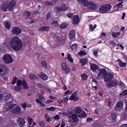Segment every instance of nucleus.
<instances>
[{
	"instance_id": "f257e3e1",
	"label": "nucleus",
	"mask_w": 127,
	"mask_h": 127,
	"mask_svg": "<svg viewBox=\"0 0 127 127\" xmlns=\"http://www.w3.org/2000/svg\"><path fill=\"white\" fill-rule=\"evenodd\" d=\"M10 46L14 51H19L22 49V41L17 36L13 37L10 41Z\"/></svg>"
},
{
	"instance_id": "f03ea898",
	"label": "nucleus",
	"mask_w": 127,
	"mask_h": 127,
	"mask_svg": "<svg viewBox=\"0 0 127 127\" xmlns=\"http://www.w3.org/2000/svg\"><path fill=\"white\" fill-rule=\"evenodd\" d=\"M78 2H80L84 5V6H88L90 9H97L98 6L94 2H89L86 0H77Z\"/></svg>"
},
{
	"instance_id": "7ed1b4c3",
	"label": "nucleus",
	"mask_w": 127,
	"mask_h": 127,
	"mask_svg": "<svg viewBox=\"0 0 127 127\" xmlns=\"http://www.w3.org/2000/svg\"><path fill=\"white\" fill-rule=\"evenodd\" d=\"M111 8H112L111 4L103 5L99 8V10L100 13H108L109 11H110Z\"/></svg>"
},
{
	"instance_id": "20e7f679",
	"label": "nucleus",
	"mask_w": 127,
	"mask_h": 127,
	"mask_svg": "<svg viewBox=\"0 0 127 127\" xmlns=\"http://www.w3.org/2000/svg\"><path fill=\"white\" fill-rule=\"evenodd\" d=\"M2 61L5 64H11L13 62V59L10 55L6 54L3 56Z\"/></svg>"
},
{
	"instance_id": "39448f33",
	"label": "nucleus",
	"mask_w": 127,
	"mask_h": 127,
	"mask_svg": "<svg viewBox=\"0 0 127 127\" xmlns=\"http://www.w3.org/2000/svg\"><path fill=\"white\" fill-rule=\"evenodd\" d=\"M10 108H11V113L14 115H19L21 113V107L17 105L15 107H13V105H11Z\"/></svg>"
},
{
	"instance_id": "423d86ee",
	"label": "nucleus",
	"mask_w": 127,
	"mask_h": 127,
	"mask_svg": "<svg viewBox=\"0 0 127 127\" xmlns=\"http://www.w3.org/2000/svg\"><path fill=\"white\" fill-rule=\"evenodd\" d=\"M63 71L65 73V74H69L71 72V69L70 67L65 63H63L61 64Z\"/></svg>"
},
{
	"instance_id": "0eeeda50",
	"label": "nucleus",
	"mask_w": 127,
	"mask_h": 127,
	"mask_svg": "<svg viewBox=\"0 0 127 127\" xmlns=\"http://www.w3.org/2000/svg\"><path fill=\"white\" fill-rule=\"evenodd\" d=\"M115 77V75H114L113 73L111 72H106V74L105 76H104V80L105 82H110V81H112L114 77Z\"/></svg>"
},
{
	"instance_id": "6e6552de",
	"label": "nucleus",
	"mask_w": 127,
	"mask_h": 127,
	"mask_svg": "<svg viewBox=\"0 0 127 127\" xmlns=\"http://www.w3.org/2000/svg\"><path fill=\"white\" fill-rule=\"evenodd\" d=\"M124 109V102L122 101H118L114 108L116 112H121Z\"/></svg>"
},
{
	"instance_id": "1a4fd4ad",
	"label": "nucleus",
	"mask_w": 127,
	"mask_h": 127,
	"mask_svg": "<svg viewBox=\"0 0 127 127\" xmlns=\"http://www.w3.org/2000/svg\"><path fill=\"white\" fill-rule=\"evenodd\" d=\"M8 71V68L6 65H0V74L5 76Z\"/></svg>"
},
{
	"instance_id": "9d476101",
	"label": "nucleus",
	"mask_w": 127,
	"mask_h": 127,
	"mask_svg": "<svg viewBox=\"0 0 127 127\" xmlns=\"http://www.w3.org/2000/svg\"><path fill=\"white\" fill-rule=\"evenodd\" d=\"M12 34L14 35H19V34H21V32H22V30L18 26H14L13 27V29L11 31Z\"/></svg>"
},
{
	"instance_id": "9b49d317",
	"label": "nucleus",
	"mask_w": 127,
	"mask_h": 127,
	"mask_svg": "<svg viewBox=\"0 0 127 127\" xmlns=\"http://www.w3.org/2000/svg\"><path fill=\"white\" fill-rule=\"evenodd\" d=\"M98 71L99 72L97 75L98 78H101V77H103V78H105V76L107 72L106 68H100L98 69Z\"/></svg>"
},
{
	"instance_id": "f8f14e48",
	"label": "nucleus",
	"mask_w": 127,
	"mask_h": 127,
	"mask_svg": "<svg viewBox=\"0 0 127 127\" xmlns=\"http://www.w3.org/2000/svg\"><path fill=\"white\" fill-rule=\"evenodd\" d=\"M72 24L74 25H77V24H79L80 22L81 21V19L80 18V16L79 15H74L72 17Z\"/></svg>"
},
{
	"instance_id": "ddd939ff",
	"label": "nucleus",
	"mask_w": 127,
	"mask_h": 127,
	"mask_svg": "<svg viewBox=\"0 0 127 127\" xmlns=\"http://www.w3.org/2000/svg\"><path fill=\"white\" fill-rule=\"evenodd\" d=\"M90 70H91V71H92V72H94V73H97V71L99 69V66H98L97 64L90 63Z\"/></svg>"
},
{
	"instance_id": "4468645a",
	"label": "nucleus",
	"mask_w": 127,
	"mask_h": 127,
	"mask_svg": "<svg viewBox=\"0 0 127 127\" xmlns=\"http://www.w3.org/2000/svg\"><path fill=\"white\" fill-rule=\"evenodd\" d=\"M109 82H108V83H106V86L108 88L116 87L119 85V83L116 81L111 80L109 81Z\"/></svg>"
},
{
	"instance_id": "2eb2a0df",
	"label": "nucleus",
	"mask_w": 127,
	"mask_h": 127,
	"mask_svg": "<svg viewBox=\"0 0 127 127\" xmlns=\"http://www.w3.org/2000/svg\"><path fill=\"white\" fill-rule=\"evenodd\" d=\"M16 5V1L14 0H12L10 1L8 5V9L9 11H12L13 7Z\"/></svg>"
},
{
	"instance_id": "dca6fc26",
	"label": "nucleus",
	"mask_w": 127,
	"mask_h": 127,
	"mask_svg": "<svg viewBox=\"0 0 127 127\" xmlns=\"http://www.w3.org/2000/svg\"><path fill=\"white\" fill-rule=\"evenodd\" d=\"M10 94H8L6 96H4V100L5 102L8 104H12V98Z\"/></svg>"
},
{
	"instance_id": "f3484780",
	"label": "nucleus",
	"mask_w": 127,
	"mask_h": 127,
	"mask_svg": "<svg viewBox=\"0 0 127 127\" xmlns=\"http://www.w3.org/2000/svg\"><path fill=\"white\" fill-rule=\"evenodd\" d=\"M69 100V101H74V102L79 101V97L77 96V91H75L74 93L70 96Z\"/></svg>"
},
{
	"instance_id": "a211bd4d",
	"label": "nucleus",
	"mask_w": 127,
	"mask_h": 127,
	"mask_svg": "<svg viewBox=\"0 0 127 127\" xmlns=\"http://www.w3.org/2000/svg\"><path fill=\"white\" fill-rule=\"evenodd\" d=\"M109 44L111 45V46H113V47H116V46H120L121 47L122 50H124L125 49V47L122 45V44H119L117 45L116 43H115V41H111L109 42Z\"/></svg>"
},
{
	"instance_id": "6ab92c4d",
	"label": "nucleus",
	"mask_w": 127,
	"mask_h": 127,
	"mask_svg": "<svg viewBox=\"0 0 127 127\" xmlns=\"http://www.w3.org/2000/svg\"><path fill=\"white\" fill-rule=\"evenodd\" d=\"M50 29V26H42L41 28H39L38 31H41L42 32H43V31H45L46 32H48Z\"/></svg>"
},
{
	"instance_id": "aec40b11",
	"label": "nucleus",
	"mask_w": 127,
	"mask_h": 127,
	"mask_svg": "<svg viewBox=\"0 0 127 127\" xmlns=\"http://www.w3.org/2000/svg\"><path fill=\"white\" fill-rule=\"evenodd\" d=\"M68 36L70 40H73V39L75 38V36H76V31H75L74 30H71L69 32Z\"/></svg>"
},
{
	"instance_id": "412c9836",
	"label": "nucleus",
	"mask_w": 127,
	"mask_h": 127,
	"mask_svg": "<svg viewBox=\"0 0 127 127\" xmlns=\"http://www.w3.org/2000/svg\"><path fill=\"white\" fill-rule=\"evenodd\" d=\"M17 123L19 126H24L26 124L25 119L22 118H19L17 120Z\"/></svg>"
},
{
	"instance_id": "4be33fe9",
	"label": "nucleus",
	"mask_w": 127,
	"mask_h": 127,
	"mask_svg": "<svg viewBox=\"0 0 127 127\" xmlns=\"http://www.w3.org/2000/svg\"><path fill=\"white\" fill-rule=\"evenodd\" d=\"M39 88L41 89H43L46 92H48L49 93H51V90L49 88L46 87L45 85H42V84H38Z\"/></svg>"
},
{
	"instance_id": "5701e85b",
	"label": "nucleus",
	"mask_w": 127,
	"mask_h": 127,
	"mask_svg": "<svg viewBox=\"0 0 127 127\" xmlns=\"http://www.w3.org/2000/svg\"><path fill=\"white\" fill-rule=\"evenodd\" d=\"M79 63L81 64V66H85V65L88 63V59L86 58H82L80 60Z\"/></svg>"
},
{
	"instance_id": "b1692460",
	"label": "nucleus",
	"mask_w": 127,
	"mask_h": 127,
	"mask_svg": "<svg viewBox=\"0 0 127 127\" xmlns=\"http://www.w3.org/2000/svg\"><path fill=\"white\" fill-rule=\"evenodd\" d=\"M0 8L2 11L5 12V11H7V3H3V4L1 5Z\"/></svg>"
},
{
	"instance_id": "393cba45",
	"label": "nucleus",
	"mask_w": 127,
	"mask_h": 127,
	"mask_svg": "<svg viewBox=\"0 0 127 127\" xmlns=\"http://www.w3.org/2000/svg\"><path fill=\"white\" fill-rule=\"evenodd\" d=\"M118 62H119V66L125 68V67L127 66V63H124L123 61H122L120 59L118 60Z\"/></svg>"
},
{
	"instance_id": "a878e982",
	"label": "nucleus",
	"mask_w": 127,
	"mask_h": 127,
	"mask_svg": "<svg viewBox=\"0 0 127 127\" xmlns=\"http://www.w3.org/2000/svg\"><path fill=\"white\" fill-rule=\"evenodd\" d=\"M40 78L44 80V81H46V80L48 79V76L46 75L44 72H42L40 75H39Z\"/></svg>"
},
{
	"instance_id": "bb28decb",
	"label": "nucleus",
	"mask_w": 127,
	"mask_h": 127,
	"mask_svg": "<svg viewBox=\"0 0 127 127\" xmlns=\"http://www.w3.org/2000/svg\"><path fill=\"white\" fill-rule=\"evenodd\" d=\"M29 78L30 80H37L38 79L37 76L34 73H31L29 75Z\"/></svg>"
},
{
	"instance_id": "cd10ccee",
	"label": "nucleus",
	"mask_w": 127,
	"mask_h": 127,
	"mask_svg": "<svg viewBox=\"0 0 127 127\" xmlns=\"http://www.w3.org/2000/svg\"><path fill=\"white\" fill-rule=\"evenodd\" d=\"M78 118H79V119H83L84 118H86V117H87V114H86V112L85 111L82 112L81 114H80L78 115Z\"/></svg>"
},
{
	"instance_id": "c85d7f7f",
	"label": "nucleus",
	"mask_w": 127,
	"mask_h": 127,
	"mask_svg": "<svg viewBox=\"0 0 127 127\" xmlns=\"http://www.w3.org/2000/svg\"><path fill=\"white\" fill-rule=\"evenodd\" d=\"M22 85L24 89H25L26 90L28 89V85H27V82H26V81L23 80Z\"/></svg>"
},
{
	"instance_id": "c756f323",
	"label": "nucleus",
	"mask_w": 127,
	"mask_h": 127,
	"mask_svg": "<svg viewBox=\"0 0 127 127\" xmlns=\"http://www.w3.org/2000/svg\"><path fill=\"white\" fill-rule=\"evenodd\" d=\"M45 119L47 120L46 121L48 123H50L52 121V118L49 117V115L48 114L45 115Z\"/></svg>"
},
{
	"instance_id": "7c9ffc66",
	"label": "nucleus",
	"mask_w": 127,
	"mask_h": 127,
	"mask_svg": "<svg viewBox=\"0 0 127 127\" xmlns=\"http://www.w3.org/2000/svg\"><path fill=\"white\" fill-rule=\"evenodd\" d=\"M71 118L74 123H77L78 122V116L75 114H73L71 116Z\"/></svg>"
},
{
	"instance_id": "2f4dec72",
	"label": "nucleus",
	"mask_w": 127,
	"mask_h": 127,
	"mask_svg": "<svg viewBox=\"0 0 127 127\" xmlns=\"http://www.w3.org/2000/svg\"><path fill=\"white\" fill-rule=\"evenodd\" d=\"M4 25L6 29H10L11 24L8 22H4Z\"/></svg>"
},
{
	"instance_id": "473e14b6",
	"label": "nucleus",
	"mask_w": 127,
	"mask_h": 127,
	"mask_svg": "<svg viewBox=\"0 0 127 127\" xmlns=\"http://www.w3.org/2000/svg\"><path fill=\"white\" fill-rule=\"evenodd\" d=\"M120 35H121V32H112V36L114 37V38H117V37H118L119 36H120Z\"/></svg>"
},
{
	"instance_id": "72a5a7b5",
	"label": "nucleus",
	"mask_w": 127,
	"mask_h": 127,
	"mask_svg": "<svg viewBox=\"0 0 127 127\" xmlns=\"http://www.w3.org/2000/svg\"><path fill=\"white\" fill-rule=\"evenodd\" d=\"M78 55L79 56H85V55H87V52L85 51H80L78 53Z\"/></svg>"
},
{
	"instance_id": "f704fd0d",
	"label": "nucleus",
	"mask_w": 127,
	"mask_h": 127,
	"mask_svg": "<svg viewBox=\"0 0 127 127\" xmlns=\"http://www.w3.org/2000/svg\"><path fill=\"white\" fill-rule=\"evenodd\" d=\"M81 79H82L83 81H86V80H87L88 79V75H87V74L84 73H82L81 75Z\"/></svg>"
},
{
	"instance_id": "c9c22d12",
	"label": "nucleus",
	"mask_w": 127,
	"mask_h": 127,
	"mask_svg": "<svg viewBox=\"0 0 127 127\" xmlns=\"http://www.w3.org/2000/svg\"><path fill=\"white\" fill-rule=\"evenodd\" d=\"M67 60L68 61H69V62H73L74 61V60H73V58H72V57L71 56V55L70 54H67Z\"/></svg>"
},
{
	"instance_id": "e433bc0d",
	"label": "nucleus",
	"mask_w": 127,
	"mask_h": 127,
	"mask_svg": "<svg viewBox=\"0 0 127 127\" xmlns=\"http://www.w3.org/2000/svg\"><path fill=\"white\" fill-rule=\"evenodd\" d=\"M52 25H55L56 27H58L59 26V23H58V21L57 20H54L52 22Z\"/></svg>"
},
{
	"instance_id": "4c0bfd02",
	"label": "nucleus",
	"mask_w": 127,
	"mask_h": 127,
	"mask_svg": "<svg viewBox=\"0 0 127 127\" xmlns=\"http://www.w3.org/2000/svg\"><path fill=\"white\" fill-rule=\"evenodd\" d=\"M124 1H122L121 2L119 3V4H117L116 5H115V8H121V7H123V3Z\"/></svg>"
},
{
	"instance_id": "58836bf2",
	"label": "nucleus",
	"mask_w": 127,
	"mask_h": 127,
	"mask_svg": "<svg viewBox=\"0 0 127 127\" xmlns=\"http://www.w3.org/2000/svg\"><path fill=\"white\" fill-rule=\"evenodd\" d=\"M47 111H52V112H55V111H56V108L55 107L52 106L51 107L49 108H47L46 109Z\"/></svg>"
},
{
	"instance_id": "ea45409f",
	"label": "nucleus",
	"mask_w": 127,
	"mask_h": 127,
	"mask_svg": "<svg viewBox=\"0 0 127 127\" xmlns=\"http://www.w3.org/2000/svg\"><path fill=\"white\" fill-rule=\"evenodd\" d=\"M24 15H25V16H27V17H29L30 15H31V12L28 11H25L24 12Z\"/></svg>"
},
{
	"instance_id": "a19ab883",
	"label": "nucleus",
	"mask_w": 127,
	"mask_h": 127,
	"mask_svg": "<svg viewBox=\"0 0 127 127\" xmlns=\"http://www.w3.org/2000/svg\"><path fill=\"white\" fill-rule=\"evenodd\" d=\"M75 112L76 114H80L82 112V108L80 107H77L75 108Z\"/></svg>"
},
{
	"instance_id": "79ce46f5",
	"label": "nucleus",
	"mask_w": 127,
	"mask_h": 127,
	"mask_svg": "<svg viewBox=\"0 0 127 127\" xmlns=\"http://www.w3.org/2000/svg\"><path fill=\"white\" fill-rule=\"evenodd\" d=\"M120 97H123V96H127V90H124L120 94Z\"/></svg>"
},
{
	"instance_id": "37998d69",
	"label": "nucleus",
	"mask_w": 127,
	"mask_h": 127,
	"mask_svg": "<svg viewBox=\"0 0 127 127\" xmlns=\"http://www.w3.org/2000/svg\"><path fill=\"white\" fill-rule=\"evenodd\" d=\"M17 79H18V78L16 77V76H14V77L13 78L12 80L11 84H12V85H14V84H16V82H17Z\"/></svg>"
},
{
	"instance_id": "c03bdc74",
	"label": "nucleus",
	"mask_w": 127,
	"mask_h": 127,
	"mask_svg": "<svg viewBox=\"0 0 127 127\" xmlns=\"http://www.w3.org/2000/svg\"><path fill=\"white\" fill-rule=\"evenodd\" d=\"M117 117H118L117 113H113L111 114L112 120H116V119H117Z\"/></svg>"
},
{
	"instance_id": "a18cd8bd",
	"label": "nucleus",
	"mask_w": 127,
	"mask_h": 127,
	"mask_svg": "<svg viewBox=\"0 0 127 127\" xmlns=\"http://www.w3.org/2000/svg\"><path fill=\"white\" fill-rule=\"evenodd\" d=\"M67 26H68L67 24L64 23V24H62L61 25H60V27L62 29H64V28H66Z\"/></svg>"
},
{
	"instance_id": "49530a36",
	"label": "nucleus",
	"mask_w": 127,
	"mask_h": 127,
	"mask_svg": "<svg viewBox=\"0 0 127 127\" xmlns=\"http://www.w3.org/2000/svg\"><path fill=\"white\" fill-rule=\"evenodd\" d=\"M71 50H76L78 48V45L77 44H73L71 47Z\"/></svg>"
},
{
	"instance_id": "de8ad7c7",
	"label": "nucleus",
	"mask_w": 127,
	"mask_h": 127,
	"mask_svg": "<svg viewBox=\"0 0 127 127\" xmlns=\"http://www.w3.org/2000/svg\"><path fill=\"white\" fill-rule=\"evenodd\" d=\"M28 121L29 122V126H31L33 123V119L29 117H28Z\"/></svg>"
},
{
	"instance_id": "09e8293b",
	"label": "nucleus",
	"mask_w": 127,
	"mask_h": 127,
	"mask_svg": "<svg viewBox=\"0 0 127 127\" xmlns=\"http://www.w3.org/2000/svg\"><path fill=\"white\" fill-rule=\"evenodd\" d=\"M42 67H44V68H45L46 67H47V64L44 60H42L41 61Z\"/></svg>"
},
{
	"instance_id": "8fccbe9b",
	"label": "nucleus",
	"mask_w": 127,
	"mask_h": 127,
	"mask_svg": "<svg viewBox=\"0 0 127 127\" xmlns=\"http://www.w3.org/2000/svg\"><path fill=\"white\" fill-rule=\"evenodd\" d=\"M38 124L41 127H45L44 126L45 124L44 123V121H39Z\"/></svg>"
},
{
	"instance_id": "3c124183",
	"label": "nucleus",
	"mask_w": 127,
	"mask_h": 127,
	"mask_svg": "<svg viewBox=\"0 0 127 127\" xmlns=\"http://www.w3.org/2000/svg\"><path fill=\"white\" fill-rule=\"evenodd\" d=\"M51 18V13L50 12H48L47 14L46 19L47 20H49Z\"/></svg>"
},
{
	"instance_id": "603ef678",
	"label": "nucleus",
	"mask_w": 127,
	"mask_h": 127,
	"mask_svg": "<svg viewBox=\"0 0 127 127\" xmlns=\"http://www.w3.org/2000/svg\"><path fill=\"white\" fill-rule=\"evenodd\" d=\"M62 9L63 11H65V10H67L68 9V6H66V5H63L62 6Z\"/></svg>"
},
{
	"instance_id": "864d4df0",
	"label": "nucleus",
	"mask_w": 127,
	"mask_h": 127,
	"mask_svg": "<svg viewBox=\"0 0 127 127\" xmlns=\"http://www.w3.org/2000/svg\"><path fill=\"white\" fill-rule=\"evenodd\" d=\"M56 10L57 11V12H60V11H62V7H59V6H57L56 7Z\"/></svg>"
},
{
	"instance_id": "5fc2aeb1",
	"label": "nucleus",
	"mask_w": 127,
	"mask_h": 127,
	"mask_svg": "<svg viewBox=\"0 0 127 127\" xmlns=\"http://www.w3.org/2000/svg\"><path fill=\"white\" fill-rule=\"evenodd\" d=\"M39 98L42 102H45V99L44 98V96L42 95H40L39 96Z\"/></svg>"
},
{
	"instance_id": "6e6d98bb",
	"label": "nucleus",
	"mask_w": 127,
	"mask_h": 127,
	"mask_svg": "<svg viewBox=\"0 0 127 127\" xmlns=\"http://www.w3.org/2000/svg\"><path fill=\"white\" fill-rule=\"evenodd\" d=\"M14 90L15 91H16V92H19V91L21 90V87H20V86H15Z\"/></svg>"
},
{
	"instance_id": "4d7b16f0",
	"label": "nucleus",
	"mask_w": 127,
	"mask_h": 127,
	"mask_svg": "<svg viewBox=\"0 0 127 127\" xmlns=\"http://www.w3.org/2000/svg\"><path fill=\"white\" fill-rule=\"evenodd\" d=\"M21 85H22V81H21V80L18 79L17 82V86L20 87V86H21Z\"/></svg>"
},
{
	"instance_id": "13d9d810",
	"label": "nucleus",
	"mask_w": 127,
	"mask_h": 127,
	"mask_svg": "<svg viewBox=\"0 0 127 127\" xmlns=\"http://www.w3.org/2000/svg\"><path fill=\"white\" fill-rule=\"evenodd\" d=\"M60 118V116H59V115H57L55 117H53L52 119H53V120H57V121H59Z\"/></svg>"
},
{
	"instance_id": "bf43d9fd",
	"label": "nucleus",
	"mask_w": 127,
	"mask_h": 127,
	"mask_svg": "<svg viewBox=\"0 0 127 127\" xmlns=\"http://www.w3.org/2000/svg\"><path fill=\"white\" fill-rule=\"evenodd\" d=\"M73 113H74V110L72 109H69L67 111L68 115H73Z\"/></svg>"
},
{
	"instance_id": "052dcab7",
	"label": "nucleus",
	"mask_w": 127,
	"mask_h": 127,
	"mask_svg": "<svg viewBox=\"0 0 127 127\" xmlns=\"http://www.w3.org/2000/svg\"><path fill=\"white\" fill-rule=\"evenodd\" d=\"M45 4H46V5H53V3L51 1H47L45 2Z\"/></svg>"
},
{
	"instance_id": "680f3d73",
	"label": "nucleus",
	"mask_w": 127,
	"mask_h": 127,
	"mask_svg": "<svg viewBox=\"0 0 127 127\" xmlns=\"http://www.w3.org/2000/svg\"><path fill=\"white\" fill-rule=\"evenodd\" d=\"M73 15H74V13H69L67 14V17H68V18H72Z\"/></svg>"
},
{
	"instance_id": "e2e57ef3",
	"label": "nucleus",
	"mask_w": 127,
	"mask_h": 127,
	"mask_svg": "<svg viewBox=\"0 0 127 127\" xmlns=\"http://www.w3.org/2000/svg\"><path fill=\"white\" fill-rule=\"evenodd\" d=\"M68 100H69V98L68 97H64L63 99L64 103L67 104V103H68Z\"/></svg>"
},
{
	"instance_id": "0e129e2a",
	"label": "nucleus",
	"mask_w": 127,
	"mask_h": 127,
	"mask_svg": "<svg viewBox=\"0 0 127 127\" xmlns=\"http://www.w3.org/2000/svg\"><path fill=\"white\" fill-rule=\"evenodd\" d=\"M21 107H22L23 109H25L27 107V104L26 103H22V104H21Z\"/></svg>"
},
{
	"instance_id": "69168bd1",
	"label": "nucleus",
	"mask_w": 127,
	"mask_h": 127,
	"mask_svg": "<svg viewBox=\"0 0 127 127\" xmlns=\"http://www.w3.org/2000/svg\"><path fill=\"white\" fill-rule=\"evenodd\" d=\"M119 86L121 88H125V83H124V82H121L120 83H119Z\"/></svg>"
},
{
	"instance_id": "338daca9",
	"label": "nucleus",
	"mask_w": 127,
	"mask_h": 127,
	"mask_svg": "<svg viewBox=\"0 0 127 127\" xmlns=\"http://www.w3.org/2000/svg\"><path fill=\"white\" fill-rule=\"evenodd\" d=\"M64 100H63V99H62V98H60L58 100V104H62L63 103H64Z\"/></svg>"
},
{
	"instance_id": "774afa93",
	"label": "nucleus",
	"mask_w": 127,
	"mask_h": 127,
	"mask_svg": "<svg viewBox=\"0 0 127 127\" xmlns=\"http://www.w3.org/2000/svg\"><path fill=\"white\" fill-rule=\"evenodd\" d=\"M94 127H101V124L99 123H95L94 124Z\"/></svg>"
}]
</instances>
